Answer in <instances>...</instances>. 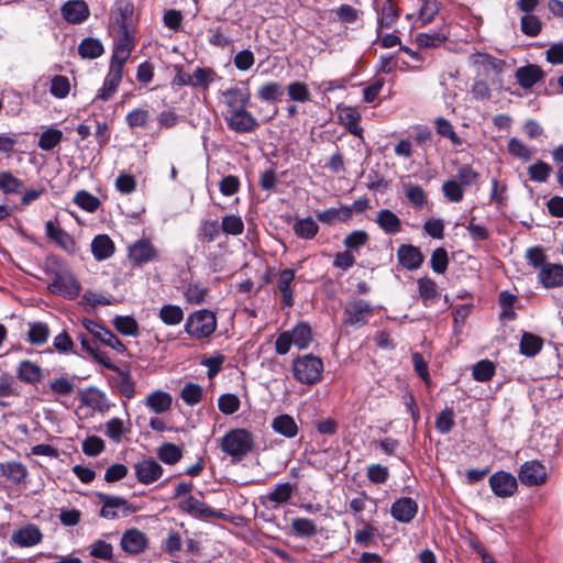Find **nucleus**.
<instances>
[{"mask_svg": "<svg viewBox=\"0 0 563 563\" xmlns=\"http://www.w3.org/2000/svg\"><path fill=\"white\" fill-rule=\"evenodd\" d=\"M495 374V365L488 360H482L473 366V377L477 382H488Z\"/></svg>", "mask_w": 563, "mask_h": 563, "instance_id": "obj_51", "label": "nucleus"}, {"mask_svg": "<svg viewBox=\"0 0 563 563\" xmlns=\"http://www.w3.org/2000/svg\"><path fill=\"white\" fill-rule=\"evenodd\" d=\"M29 341L34 345L44 344L49 335V329L46 323L35 322L30 324Z\"/></svg>", "mask_w": 563, "mask_h": 563, "instance_id": "obj_47", "label": "nucleus"}, {"mask_svg": "<svg viewBox=\"0 0 563 563\" xmlns=\"http://www.w3.org/2000/svg\"><path fill=\"white\" fill-rule=\"evenodd\" d=\"M161 320L167 325L179 324L184 319V311L176 305H164L159 310Z\"/></svg>", "mask_w": 563, "mask_h": 563, "instance_id": "obj_41", "label": "nucleus"}, {"mask_svg": "<svg viewBox=\"0 0 563 563\" xmlns=\"http://www.w3.org/2000/svg\"><path fill=\"white\" fill-rule=\"evenodd\" d=\"M444 196L452 202H460L464 197L462 185L456 180H448L442 185Z\"/></svg>", "mask_w": 563, "mask_h": 563, "instance_id": "obj_64", "label": "nucleus"}, {"mask_svg": "<svg viewBox=\"0 0 563 563\" xmlns=\"http://www.w3.org/2000/svg\"><path fill=\"white\" fill-rule=\"evenodd\" d=\"M228 126L236 133H251L254 132L258 122L251 112L245 109L238 111H230L225 117Z\"/></svg>", "mask_w": 563, "mask_h": 563, "instance_id": "obj_9", "label": "nucleus"}, {"mask_svg": "<svg viewBox=\"0 0 563 563\" xmlns=\"http://www.w3.org/2000/svg\"><path fill=\"white\" fill-rule=\"evenodd\" d=\"M240 399L234 394H223L219 397L218 407L224 415H233L240 408Z\"/></svg>", "mask_w": 563, "mask_h": 563, "instance_id": "obj_55", "label": "nucleus"}, {"mask_svg": "<svg viewBox=\"0 0 563 563\" xmlns=\"http://www.w3.org/2000/svg\"><path fill=\"white\" fill-rule=\"evenodd\" d=\"M134 468L137 481L145 485L154 483L163 475L162 465L153 459L136 463Z\"/></svg>", "mask_w": 563, "mask_h": 563, "instance_id": "obj_15", "label": "nucleus"}, {"mask_svg": "<svg viewBox=\"0 0 563 563\" xmlns=\"http://www.w3.org/2000/svg\"><path fill=\"white\" fill-rule=\"evenodd\" d=\"M23 188V181L10 172H0V189L3 194H18Z\"/></svg>", "mask_w": 563, "mask_h": 563, "instance_id": "obj_49", "label": "nucleus"}, {"mask_svg": "<svg viewBox=\"0 0 563 563\" xmlns=\"http://www.w3.org/2000/svg\"><path fill=\"white\" fill-rule=\"evenodd\" d=\"M216 329V314L207 309L198 310L189 314L185 323V332L196 340L209 338Z\"/></svg>", "mask_w": 563, "mask_h": 563, "instance_id": "obj_2", "label": "nucleus"}, {"mask_svg": "<svg viewBox=\"0 0 563 563\" xmlns=\"http://www.w3.org/2000/svg\"><path fill=\"white\" fill-rule=\"evenodd\" d=\"M290 335L292 338L294 345L299 349L308 347L312 341L311 328L305 322L298 323L290 332Z\"/></svg>", "mask_w": 563, "mask_h": 563, "instance_id": "obj_37", "label": "nucleus"}, {"mask_svg": "<svg viewBox=\"0 0 563 563\" xmlns=\"http://www.w3.org/2000/svg\"><path fill=\"white\" fill-rule=\"evenodd\" d=\"M82 324L88 332L107 346L120 353L125 351L124 344L109 329L92 320H84Z\"/></svg>", "mask_w": 563, "mask_h": 563, "instance_id": "obj_11", "label": "nucleus"}, {"mask_svg": "<svg viewBox=\"0 0 563 563\" xmlns=\"http://www.w3.org/2000/svg\"><path fill=\"white\" fill-rule=\"evenodd\" d=\"M147 547L145 533L137 529L126 530L121 538V548L130 554H139Z\"/></svg>", "mask_w": 563, "mask_h": 563, "instance_id": "obj_18", "label": "nucleus"}, {"mask_svg": "<svg viewBox=\"0 0 563 563\" xmlns=\"http://www.w3.org/2000/svg\"><path fill=\"white\" fill-rule=\"evenodd\" d=\"M292 495V486L289 483L278 484L274 490H272L267 498L276 504L287 503Z\"/></svg>", "mask_w": 563, "mask_h": 563, "instance_id": "obj_59", "label": "nucleus"}, {"mask_svg": "<svg viewBox=\"0 0 563 563\" xmlns=\"http://www.w3.org/2000/svg\"><path fill=\"white\" fill-rule=\"evenodd\" d=\"M0 471L9 481L20 484L23 483L29 474L26 467L15 461L5 462L0 465Z\"/></svg>", "mask_w": 563, "mask_h": 563, "instance_id": "obj_32", "label": "nucleus"}, {"mask_svg": "<svg viewBox=\"0 0 563 563\" xmlns=\"http://www.w3.org/2000/svg\"><path fill=\"white\" fill-rule=\"evenodd\" d=\"M125 121L130 128H144L150 121V113L144 109H134L126 114Z\"/></svg>", "mask_w": 563, "mask_h": 563, "instance_id": "obj_61", "label": "nucleus"}, {"mask_svg": "<svg viewBox=\"0 0 563 563\" xmlns=\"http://www.w3.org/2000/svg\"><path fill=\"white\" fill-rule=\"evenodd\" d=\"M322 360L312 354L298 357L294 362V376L302 384L313 385L322 377Z\"/></svg>", "mask_w": 563, "mask_h": 563, "instance_id": "obj_3", "label": "nucleus"}, {"mask_svg": "<svg viewBox=\"0 0 563 563\" xmlns=\"http://www.w3.org/2000/svg\"><path fill=\"white\" fill-rule=\"evenodd\" d=\"M283 95L282 86L278 82L269 81L261 86L257 97L263 101L276 102Z\"/></svg>", "mask_w": 563, "mask_h": 563, "instance_id": "obj_44", "label": "nucleus"}, {"mask_svg": "<svg viewBox=\"0 0 563 563\" xmlns=\"http://www.w3.org/2000/svg\"><path fill=\"white\" fill-rule=\"evenodd\" d=\"M418 511L417 503L410 497H402L396 500L390 508L391 516L399 522H410Z\"/></svg>", "mask_w": 563, "mask_h": 563, "instance_id": "obj_17", "label": "nucleus"}, {"mask_svg": "<svg viewBox=\"0 0 563 563\" xmlns=\"http://www.w3.org/2000/svg\"><path fill=\"white\" fill-rule=\"evenodd\" d=\"M97 496L102 503L100 516L106 519H117L120 514L126 516L135 511V508L122 497L109 496L103 493H99Z\"/></svg>", "mask_w": 563, "mask_h": 563, "instance_id": "obj_6", "label": "nucleus"}, {"mask_svg": "<svg viewBox=\"0 0 563 563\" xmlns=\"http://www.w3.org/2000/svg\"><path fill=\"white\" fill-rule=\"evenodd\" d=\"M542 347V340L531 333H525L520 341V352L526 356H534Z\"/></svg>", "mask_w": 563, "mask_h": 563, "instance_id": "obj_45", "label": "nucleus"}, {"mask_svg": "<svg viewBox=\"0 0 563 563\" xmlns=\"http://www.w3.org/2000/svg\"><path fill=\"white\" fill-rule=\"evenodd\" d=\"M124 432V423L120 418H112L106 423L104 433L114 442H120Z\"/></svg>", "mask_w": 563, "mask_h": 563, "instance_id": "obj_63", "label": "nucleus"}, {"mask_svg": "<svg viewBox=\"0 0 563 563\" xmlns=\"http://www.w3.org/2000/svg\"><path fill=\"white\" fill-rule=\"evenodd\" d=\"M489 485L494 494L506 498L512 496L517 490V479L510 473L500 471L489 477Z\"/></svg>", "mask_w": 563, "mask_h": 563, "instance_id": "obj_12", "label": "nucleus"}, {"mask_svg": "<svg viewBox=\"0 0 563 563\" xmlns=\"http://www.w3.org/2000/svg\"><path fill=\"white\" fill-rule=\"evenodd\" d=\"M273 430L288 439H292L298 434L299 428L295 419L286 413L279 415L272 420Z\"/></svg>", "mask_w": 563, "mask_h": 563, "instance_id": "obj_28", "label": "nucleus"}, {"mask_svg": "<svg viewBox=\"0 0 563 563\" xmlns=\"http://www.w3.org/2000/svg\"><path fill=\"white\" fill-rule=\"evenodd\" d=\"M217 78V74L211 68L198 67L191 74V86L207 89Z\"/></svg>", "mask_w": 563, "mask_h": 563, "instance_id": "obj_42", "label": "nucleus"}, {"mask_svg": "<svg viewBox=\"0 0 563 563\" xmlns=\"http://www.w3.org/2000/svg\"><path fill=\"white\" fill-rule=\"evenodd\" d=\"M435 125L437 132L440 135L450 139L451 142L456 146L462 144L461 137L454 132L453 125L448 120L438 118L435 120Z\"/></svg>", "mask_w": 563, "mask_h": 563, "instance_id": "obj_60", "label": "nucleus"}, {"mask_svg": "<svg viewBox=\"0 0 563 563\" xmlns=\"http://www.w3.org/2000/svg\"><path fill=\"white\" fill-rule=\"evenodd\" d=\"M374 308L363 299H354L346 303L343 312V323L361 328L368 323L373 317Z\"/></svg>", "mask_w": 563, "mask_h": 563, "instance_id": "obj_4", "label": "nucleus"}, {"mask_svg": "<svg viewBox=\"0 0 563 563\" xmlns=\"http://www.w3.org/2000/svg\"><path fill=\"white\" fill-rule=\"evenodd\" d=\"M70 91L69 79L65 76L56 75L52 78L49 92L58 98L63 99L68 96Z\"/></svg>", "mask_w": 563, "mask_h": 563, "instance_id": "obj_53", "label": "nucleus"}, {"mask_svg": "<svg viewBox=\"0 0 563 563\" xmlns=\"http://www.w3.org/2000/svg\"><path fill=\"white\" fill-rule=\"evenodd\" d=\"M63 139V132L58 129H47L45 130L38 140V146L43 151L53 150Z\"/></svg>", "mask_w": 563, "mask_h": 563, "instance_id": "obj_46", "label": "nucleus"}, {"mask_svg": "<svg viewBox=\"0 0 563 563\" xmlns=\"http://www.w3.org/2000/svg\"><path fill=\"white\" fill-rule=\"evenodd\" d=\"M180 509L194 517L202 519L220 518L222 516L221 512L211 509L206 504L192 496H188L180 503Z\"/></svg>", "mask_w": 563, "mask_h": 563, "instance_id": "obj_19", "label": "nucleus"}, {"mask_svg": "<svg viewBox=\"0 0 563 563\" xmlns=\"http://www.w3.org/2000/svg\"><path fill=\"white\" fill-rule=\"evenodd\" d=\"M91 252L96 260H107L114 253V243L106 234L97 235L91 242Z\"/></svg>", "mask_w": 563, "mask_h": 563, "instance_id": "obj_29", "label": "nucleus"}, {"mask_svg": "<svg viewBox=\"0 0 563 563\" xmlns=\"http://www.w3.org/2000/svg\"><path fill=\"white\" fill-rule=\"evenodd\" d=\"M42 368L34 362L23 361L19 365L18 377L30 384L37 383L42 379Z\"/></svg>", "mask_w": 563, "mask_h": 563, "instance_id": "obj_34", "label": "nucleus"}, {"mask_svg": "<svg viewBox=\"0 0 563 563\" xmlns=\"http://www.w3.org/2000/svg\"><path fill=\"white\" fill-rule=\"evenodd\" d=\"M292 230L298 238L311 240L317 235L319 225L312 218L308 217L296 220Z\"/></svg>", "mask_w": 563, "mask_h": 563, "instance_id": "obj_33", "label": "nucleus"}, {"mask_svg": "<svg viewBox=\"0 0 563 563\" xmlns=\"http://www.w3.org/2000/svg\"><path fill=\"white\" fill-rule=\"evenodd\" d=\"M508 152L518 158L529 161L533 155V151L529 148L522 141L517 137H512L508 142Z\"/></svg>", "mask_w": 563, "mask_h": 563, "instance_id": "obj_57", "label": "nucleus"}, {"mask_svg": "<svg viewBox=\"0 0 563 563\" xmlns=\"http://www.w3.org/2000/svg\"><path fill=\"white\" fill-rule=\"evenodd\" d=\"M144 404L154 413L162 415L172 408L173 398L166 391L155 390L146 397Z\"/></svg>", "mask_w": 563, "mask_h": 563, "instance_id": "obj_25", "label": "nucleus"}, {"mask_svg": "<svg viewBox=\"0 0 563 563\" xmlns=\"http://www.w3.org/2000/svg\"><path fill=\"white\" fill-rule=\"evenodd\" d=\"M291 530L299 537H312L318 529L313 520L308 518H295L291 521Z\"/></svg>", "mask_w": 563, "mask_h": 563, "instance_id": "obj_43", "label": "nucleus"}, {"mask_svg": "<svg viewBox=\"0 0 563 563\" xmlns=\"http://www.w3.org/2000/svg\"><path fill=\"white\" fill-rule=\"evenodd\" d=\"M295 279V272L292 269H284L280 272L277 280L278 290L282 294L285 306L291 307L294 305V294L291 290V283Z\"/></svg>", "mask_w": 563, "mask_h": 563, "instance_id": "obj_31", "label": "nucleus"}, {"mask_svg": "<svg viewBox=\"0 0 563 563\" xmlns=\"http://www.w3.org/2000/svg\"><path fill=\"white\" fill-rule=\"evenodd\" d=\"M65 20L70 23H80L88 16V7L81 0H73L65 3L62 8Z\"/></svg>", "mask_w": 563, "mask_h": 563, "instance_id": "obj_26", "label": "nucleus"}, {"mask_svg": "<svg viewBox=\"0 0 563 563\" xmlns=\"http://www.w3.org/2000/svg\"><path fill=\"white\" fill-rule=\"evenodd\" d=\"M376 222L387 234H396L401 230L400 219L388 209H383L377 213Z\"/></svg>", "mask_w": 563, "mask_h": 563, "instance_id": "obj_30", "label": "nucleus"}, {"mask_svg": "<svg viewBox=\"0 0 563 563\" xmlns=\"http://www.w3.org/2000/svg\"><path fill=\"white\" fill-rule=\"evenodd\" d=\"M74 202L88 212H95L100 207V200L86 190L78 191L74 197Z\"/></svg>", "mask_w": 563, "mask_h": 563, "instance_id": "obj_50", "label": "nucleus"}, {"mask_svg": "<svg viewBox=\"0 0 563 563\" xmlns=\"http://www.w3.org/2000/svg\"><path fill=\"white\" fill-rule=\"evenodd\" d=\"M317 219L324 224H332L335 221L345 222L350 220V211L341 208H330L323 211H319L316 214Z\"/></svg>", "mask_w": 563, "mask_h": 563, "instance_id": "obj_36", "label": "nucleus"}, {"mask_svg": "<svg viewBox=\"0 0 563 563\" xmlns=\"http://www.w3.org/2000/svg\"><path fill=\"white\" fill-rule=\"evenodd\" d=\"M399 263L409 271L418 269L423 263V255L413 245H401L397 251Z\"/></svg>", "mask_w": 563, "mask_h": 563, "instance_id": "obj_23", "label": "nucleus"}, {"mask_svg": "<svg viewBox=\"0 0 563 563\" xmlns=\"http://www.w3.org/2000/svg\"><path fill=\"white\" fill-rule=\"evenodd\" d=\"M122 66L110 63L109 71L104 78L102 87L99 89L96 99L109 100L118 90L123 75Z\"/></svg>", "mask_w": 563, "mask_h": 563, "instance_id": "obj_14", "label": "nucleus"}, {"mask_svg": "<svg viewBox=\"0 0 563 563\" xmlns=\"http://www.w3.org/2000/svg\"><path fill=\"white\" fill-rule=\"evenodd\" d=\"M221 229L227 234L239 235L243 232L244 223L241 217L230 214L223 217Z\"/></svg>", "mask_w": 563, "mask_h": 563, "instance_id": "obj_58", "label": "nucleus"}, {"mask_svg": "<svg viewBox=\"0 0 563 563\" xmlns=\"http://www.w3.org/2000/svg\"><path fill=\"white\" fill-rule=\"evenodd\" d=\"M134 7L128 0H118L111 11V25L114 32L134 31Z\"/></svg>", "mask_w": 563, "mask_h": 563, "instance_id": "obj_5", "label": "nucleus"}, {"mask_svg": "<svg viewBox=\"0 0 563 563\" xmlns=\"http://www.w3.org/2000/svg\"><path fill=\"white\" fill-rule=\"evenodd\" d=\"M287 93L292 101L308 102L311 100V92L307 84L302 81H291L287 86Z\"/></svg>", "mask_w": 563, "mask_h": 563, "instance_id": "obj_40", "label": "nucleus"}, {"mask_svg": "<svg viewBox=\"0 0 563 563\" xmlns=\"http://www.w3.org/2000/svg\"><path fill=\"white\" fill-rule=\"evenodd\" d=\"M49 287L52 291L59 292L69 299L76 298L80 292V284L68 272L57 273Z\"/></svg>", "mask_w": 563, "mask_h": 563, "instance_id": "obj_13", "label": "nucleus"}, {"mask_svg": "<svg viewBox=\"0 0 563 563\" xmlns=\"http://www.w3.org/2000/svg\"><path fill=\"white\" fill-rule=\"evenodd\" d=\"M45 231L48 239L54 241L58 246L68 253H74L76 250V243L70 234L63 230L53 221H47L45 224Z\"/></svg>", "mask_w": 563, "mask_h": 563, "instance_id": "obj_20", "label": "nucleus"}, {"mask_svg": "<svg viewBox=\"0 0 563 563\" xmlns=\"http://www.w3.org/2000/svg\"><path fill=\"white\" fill-rule=\"evenodd\" d=\"M407 199L417 208H422L427 203V197L422 187L412 184L404 185Z\"/></svg>", "mask_w": 563, "mask_h": 563, "instance_id": "obj_52", "label": "nucleus"}, {"mask_svg": "<svg viewBox=\"0 0 563 563\" xmlns=\"http://www.w3.org/2000/svg\"><path fill=\"white\" fill-rule=\"evenodd\" d=\"M78 52L82 58L93 59L101 56L104 49L99 40L88 37L81 41Z\"/></svg>", "mask_w": 563, "mask_h": 563, "instance_id": "obj_38", "label": "nucleus"}, {"mask_svg": "<svg viewBox=\"0 0 563 563\" xmlns=\"http://www.w3.org/2000/svg\"><path fill=\"white\" fill-rule=\"evenodd\" d=\"M157 455L164 463L174 465L181 459L183 452L177 445L165 443L158 449Z\"/></svg>", "mask_w": 563, "mask_h": 563, "instance_id": "obj_48", "label": "nucleus"}, {"mask_svg": "<svg viewBox=\"0 0 563 563\" xmlns=\"http://www.w3.org/2000/svg\"><path fill=\"white\" fill-rule=\"evenodd\" d=\"M551 172V166L542 161L532 164L528 168L530 179L538 183H544L549 178Z\"/></svg>", "mask_w": 563, "mask_h": 563, "instance_id": "obj_56", "label": "nucleus"}, {"mask_svg": "<svg viewBox=\"0 0 563 563\" xmlns=\"http://www.w3.org/2000/svg\"><path fill=\"white\" fill-rule=\"evenodd\" d=\"M518 477L523 485L540 486L545 483L548 474L542 463L528 461L520 466Z\"/></svg>", "mask_w": 563, "mask_h": 563, "instance_id": "obj_8", "label": "nucleus"}, {"mask_svg": "<svg viewBox=\"0 0 563 563\" xmlns=\"http://www.w3.org/2000/svg\"><path fill=\"white\" fill-rule=\"evenodd\" d=\"M539 280L545 288H553L563 285V265L545 264L539 273Z\"/></svg>", "mask_w": 563, "mask_h": 563, "instance_id": "obj_24", "label": "nucleus"}, {"mask_svg": "<svg viewBox=\"0 0 563 563\" xmlns=\"http://www.w3.org/2000/svg\"><path fill=\"white\" fill-rule=\"evenodd\" d=\"M181 399L189 406L197 405L202 398V388L198 384H186L180 393Z\"/></svg>", "mask_w": 563, "mask_h": 563, "instance_id": "obj_54", "label": "nucleus"}, {"mask_svg": "<svg viewBox=\"0 0 563 563\" xmlns=\"http://www.w3.org/2000/svg\"><path fill=\"white\" fill-rule=\"evenodd\" d=\"M14 544L21 548L36 545L42 540V532L35 525H26L25 527L14 531L11 536Z\"/></svg>", "mask_w": 563, "mask_h": 563, "instance_id": "obj_21", "label": "nucleus"}, {"mask_svg": "<svg viewBox=\"0 0 563 563\" xmlns=\"http://www.w3.org/2000/svg\"><path fill=\"white\" fill-rule=\"evenodd\" d=\"M368 234L363 230H356L347 234L344 239V245L352 251H357L368 242Z\"/></svg>", "mask_w": 563, "mask_h": 563, "instance_id": "obj_62", "label": "nucleus"}, {"mask_svg": "<svg viewBox=\"0 0 563 563\" xmlns=\"http://www.w3.org/2000/svg\"><path fill=\"white\" fill-rule=\"evenodd\" d=\"M515 77L518 81V84L523 89H530L532 88L538 81L543 79L544 73L538 65H527L519 67L516 70Z\"/></svg>", "mask_w": 563, "mask_h": 563, "instance_id": "obj_22", "label": "nucleus"}, {"mask_svg": "<svg viewBox=\"0 0 563 563\" xmlns=\"http://www.w3.org/2000/svg\"><path fill=\"white\" fill-rule=\"evenodd\" d=\"M418 289H419V296L424 306H429V305L435 302L437 299L439 298V291L437 289V284L428 277L418 279Z\"/></svg>", "mask_w": 563, "mask_h": 563, "instance_id": "obj_35", "label": "nucleus"}, {"mask_svg": "<svg viewBox=\"0 0 563 563\" xmlns=\"http://www.w3.org/2000/svg\"><path fill=\"white\" fill-rule=\"evenodd\" d=\"M113 325L118 332L123 335L136 336L139 334V324L131 316H118L113 320Z\"/></svg>", "mask_w": 563, "mask_h": 563, "instance_id": "obj_39", "label": "nucleus"}, {"mask_svg": "<svg viewBox=\"0 0 563 563\" xmlns=\"http://www.w3.org/2000/svg\"><path fill=\"white\" fill-rule=\"evenodd\" d=\"M254 445L253 434L246 429H232L221 439L222 451L233 459H241L252 451Z\"/></svg>", "mask_w": 563, "mask_h": 563, "instance_id": "obj_1", "label": "nucleus"}, {"mask_svg": "<svg viewBox=\"0 0 563 563\" xmlns=\"http://www.w3.org/2000/svg\"><path fill=\"white\" fill-rule=\"evenodd\" d=\"M115 33L117 42L110 63L124 67L134 48V31Z\"/></svg>", "mask_w": 563, "mask_h": 563, "instance_id": "obj_10", "label": "nucleus"}, {"mask_svg": "<svg viewBox=\"0 0 563 563\" xmlns=\"http://www.w3.org/2000/svg\"><path fill=\"white\" fill-rule=\"evenodd\" d=\"M223 103L230 111H238L245 109L251 99V92L247 88L233 87L229 88L221 93Z\"/></svg>", "mask_w": 563, "mask_h": 563, "instance_id": "obj_16", "label": "nucleus"}, {"mask_svg": "<svg viewBox=\"0 0 563 563\" xmlns=\"http://www.w3.org/2000/svg\"><path fill=\"white\" fill-rule=\"evenodd\" d=\"M128 256L134 265L142 266L156 261L158 258V250L150 240L141 239L129 246Z\"/></svg>", "mask_w": 563, "mask_h": 563, "instance_id": "obj_7", "label": "nucleus"}, {"mask_svg": "<svg viewBox=\"0 0 563 563\" xmlns=\"http://www.w3.org/2000/svg\"><path fill=\"white\" fill-rule=\"evenodd\" d=\"M339 120L346 128V130L357 136L362 134V128L358 124L360 113L352 107H339Z\"/></svg>", "mask_w": 563, "mask_h": 563, "instance_id": "obj_27", "label": "nucleus"}]
</instances>
